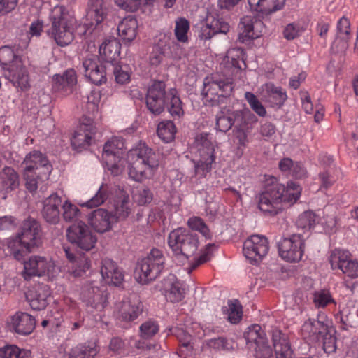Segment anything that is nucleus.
<instances>
[{"label": "nucleus", "instance_id": "obj_33", "mask_svg": "<svg viewBox=\"0 0 358 358\" xmlns=\"http://www.w3.org/2000/svg\"><path fill=\"white\" fill-rule=\"evenodd\" d=\"M99 352L96 342L87 341L72 347L66 352L65 358H94Z\"/></svg>", "mask_w": 358, "mask_h": 358}, {"label": "nucleus", "instance_id": "obj_48", "mask_svg": "<svg viewBox=\"0 0 358 358\" xmlns=\"http://www.w3.org/2000/svg\"><path fill=\"white\" fill-rule=\"evenodd\" d=\"M283 191H282V203L287 202L294 203L300 198L301 187L296 182L290 181L287 182L286 187L283 185Z\"/></svg>", "mask_w": 358, "mask_h": 358}, {"label": "nucleus", "instance_id": "obj_1", "mask_svg": "<svg viewBox=\"0 0 358 358\" xmlns=\"http://www.w3.org/2000/svg\"><path fill=\"white\" fill-rule=\"evenodd\" d=\"M102 159L106 169L114 176L121 175L127 164L129 178L138 182L151 179L159 167V160L152 149L140 143L127 151L124 139L117 136L105 143Z\"/></svg>", "mask_w": 358, "mask_h": 358}, {"label": "nucleus", "instance_id": "obj_37", "mask_svg": "<svg viewBox=\"0 0 358 358\" xmlns=\"http://www.w3.org/2000/svg\"><path fill=\"white\" fill-rule=\"evenodd\" d=\"M20 178L17 173L11 167L5 166L0 171V189L6 193L18 188Z\"/></svg>", "mask_w": 358, "mask_h": 358}, {"label": "nucleus", "instance_id": "obj_38", "mask_svg": "<svg viewBox=\"0 0 358 358\" xmlns=\"http://www.w3.org/2000/svg\"><path fill=\"white\" fill-rule=\"evenodd\" d=\"M121 44L114 38L105 40L99 47L101 57L107 62L115 60L120 54Z\"/></svg>", "mask_w": 358, "mask_h": 358}, {"label": "nucleus", "instance_id": "obj_3", "mask_svg": "<svg viewBox=\"0 0 358 358\" xmlns=\"http://www.w3.org/2000/svg\"><path fill=\"white\" fill-rule=\"evenodd\" d=\"M23 178L27 189L35 192L38 183L47 180L52 172V166L45 155L39 151L28 153L22 163Z\"/></svg>", "mask_w": 358, "mask_h": 358}, {"label": "nucleus", "instance_id": "obj_43", "mask_svg": "<svg viewBox=\"0 0 358 358\" xmlns=\"http://www.w3.org/2000/svg\"><path fill=\"white\" fill-rule=\"evenodd\" d=\"M170 41L169 36L166 34H160L159 36L158 43L153 47L149 57V61L151 65L157 66L163 59L166 53V46Z\"/></svg>", "mask_w": 358, "mask_h": 358}, {"label": "nucleus", "instance_id": "obj_40", "mask_svg": "<svg viewBox=\"0 0 358 358\" xmlns=\"http://www.w3.org/2000/svg\"><path fill=\"white\" fill-rule=\"evenodd\" d=\"M234 125L235 129H251L257 122V117L247 108L239 110H233Z\"/></svg>", "mask_w": 358, "mask_h": 358}, {"label": "nucleus", "instance_id": "obj_6", "mask_svg": "<svg viewBox=\"0 0 358 358\" xmlns=\"http://www.w3.org/2000/svg\"><path fill=\"white\" fill-rule=\"evenodd\" d=\"M165 257L162 252L153 248L148 255L137 264L134 278L141 284L146 285L155 280L164 268Z\"/></svg>", "mask_w": 358, "mask_h": 358}, {"label": "nucleus", "instance_id": "obj_29", "mask_svg": "<svg viewBox=\"0 0 358 358\" xmlns=\"http://www.w3.org/2000/svg\"><path fill=\"white\" fill-rule=\"evenodd\" d=\"M167 301L178 303L184 298V289L174 275H169L162 281V288Z\"/></svg>", "mask_w": 358, "mask_h": 358}, {"label": "nucleus", "instance_id": "obj_41", "mask_svg": "<svg viewBox=\"0 0 358 358\" xmlns=\"http://www.w3.org/2000/svg\"><path fill=\"white\" fill-rule=\"evenodd\" d=\"M252 10L270 13L282 8L285 0H248Z\"/></svg>", "mask_w": 358, "mask_h": 358}, {"label": "nucleus", "instance_id": "obj_53", "mask_svg": "<svg viewBox=\"0 0 358 358\" xmlns=\"http://www.w3.org/2000/svg\"><path fill=\"white\" fill-rule=\"evenodd\" d=\"M232 114V110L224 109L217 115L216 127L217 130L226 132L231 128L234 123Z\"/></svg>", "mask_w": 358, "mask_h": 358}, {"label": "nucleus", "instance_id": "obj_28", "mask_svg": "<svg viewBox=\"0 0 358 358\" xmlns=\"http://www.w3.org/2000/svg\"><path fill=\"white\" fill-rule=\"evenodd\" d=\"M101 274L106 284L120 285L124 280L122 270L110 259L105 258L101 261Z\"/></svg>", "mask_w": 358, "mask_h": 358}, {"label": "nucleus", "instance_id": "obj_27", "mask_svg": "<svg viewBox=\"0 0 358 358\" xmlns=\"http://www.w3.org/2000/svg\"><path fill=\"white\" fill-rule=\"evenodd\" d=\"M8 326L13 331L20 335L30 334L36 326V320L31 315L24 312H17L13 315Z\"/></svg>", "mask_w": 358, "mask_h": 358}, {"label": "nucleus", "instance_id": "obj_26", "mask_svg": "<svg viewBox=\"0 0 358 358\" xmlns=\"http://www.w3.org/2000/svg\"><path fill=\"white\" fill-rule=\"evenodd\" d=\"M90 226L99 233H104L110 230L116 222V218L112 213L103 208L94 210L88 217Z\"/></svg>", "mask_w": 358, "mask_h": 358}, {"label": "nucleus", "instance_id": "obj_34", "mask_svg": "<svg viewBox=\"0 0 358 358\" xmlns=\"http://www.w3.org/2000/svg\"><path fill=\"white\" fill-rule=\"evenodd\" d=\"M336 320H340L341 328L343 329H346L348 327L358 326V301H350L336 316Z\"/></svg>", "mask_w": 358, "mask_h": 358}, {"label": "nucleus", "instance_id": "obj_59", "mask_svg": "<svg viewBox=\"0 0 358 358\" xmlns=\"http://www.w3.org/2000/svg\"><path fill=\"white\" fill-rule=\"evenodd\" d=\"M188 227L193 231L199 232L206 239L212 238V234L204 221L199 217L194 216L187 220Z\"/></svg>", "mask_w": 358, "mask_h": 358}, {"label": "nucleus", "instance_id": "obj_14", "mask_svg": "<svg viewBox=\"0 0 358 358\" xmlns=\"http://www.w3.org/2000/svg\"><path fill=\"white\" fill-rule=\"evenodd\" d=\"M305 241L301 234L282 238L278 244L280 257L288 262H299L304 252Z\"/></svg>", "mask_w": 358, "mask_h": 358}, {"label": "nucleus", "instance_id": "obj_18", "mask_svg": "<svg viewBox=\"0 0 358 358\" xmlns=\"http://www.w3.org/2000/svg\"><path fill=\"white\" fill-rule=\"evenodd\" d=\"M80 70L94 85H99L106 81L105 67L99 64L94 55L88 54L82 59Z\"/></svg>", "mask_w": 358, "mask_h": 358}, {"label": "nucleus", "instance_id": "obj_32", "mask_svg": "<svg viewBox=\"0 0 358 358\" xmlns=\"http://www.w3.org/2000/svg\"><path fill=\"white\" fill-rule=\"evenodd\" d=\"M262 94L264 101L272 106L280 107L287 99L286 92L271 83H266L262 87Z\"/></svg>", "mask_w": 358, "mask_h": 358}, {"label": "nucleus", "instance_id": "obj_23", "mask_svg": "<svg viewBox=\"0 0 358 358\" xmlns=\"http://www.w3.org/2000/svg\"><path fill=\"white\" fill-rule=\"evenodd\" d=\"M264 28L263 22L257 17L244 16L238 24V38L243 43L261 36Z\"/></svg>", "mask_w": 358, "mask_h": 358}, {"label": "nucleus", "instance_id": "obj_61", "mask_svg": "<svg viewBox=\"0 0 358 358\" xmlns=\"http://www.w3.org/2000/svg\"><path fill=\"white\" fill-rule=\"evenodd\" d=\"M109 350L117 355H134L135 352L129 349L127 340H122L119 337H113L109 344Z\"/></svg>", "mask_w": 358, "mask_h": 358}, {"label": "nucleus", "instance_id": "obj_55", "mask_svg": "<svg viewBox=\"0 0 358 358\" xmlns=\"http://www.w3.org/2000/svg\"><path fill=\"white\" fill-rule=\"evenodd\" d=\"M30 355L29 350H22L15 345H7L0 348L1 358H29Z\"/></svg>", "mask_w": 358, "mask_h": 358}, {"label": "nucleus", "instance_id": "obj_35", "mask_svg": "<svg viewBox=\"0 0 358 358\" xmlns=\"http://www.w3.org/2000/svg\"><path fill=\"white\" fill-rule=\"evenodd\" d=\"M114 187L110 183H102L96 193L90 200L80 203V206L87 208H93L102 205L114 194Z\"/></svg>", "mask_w": 358, "mask_h": 358}, {"label": "nucleus", "instance_id": "obj_25", "mask_svg": "<svg viewBox=\"0 0 358 358\" xmlns=\"http://www.w3.org/2000/svg\"><path fill=\"white\" fill-rule=\"evenodd\" d=\"M52 88L62 96H66L73 92L77 83V75L73 69H68L62 74H55L52 76Z\"/></svg>", "mask_w": 358, "mask_h": 358}, {"label": "nucleus", "instance_id": "obj_24", "mask_svg": "<svg viewBox=\"0 0 358 358\" xmlns=\"http://www.w3.org/2000/svg\"><path fill=\"white\" fill-rule=\"evenodd\" d=\"M50 294L51 291L48 285L38 284L28 289L26 298L33 310H41L48 306Z\"/></svg>", "mask_w": 358, "mask_h": 358}, {"label": "nucleus", "instance_id": "obj_57", "mask_svg": "<svg viewBox=\"0 0 358 358\" xmlns=\"http://www.w3.org/2000/svg\"><path fill=\"white\" fill-rule=\"evenodd\" d=\"M62 217L67 222H76L80 215V209L71 201L66 199L62 203Z\"/></svg>", "mask_w": 358, "mask_h": 358}, {"label": "nucleus", "instance_id": "obj_63", "mask_svg": "<svg viewBox=\"0 0 358 358\" xmlns=\"http://www.w3.org/2000/svg\"><path fill=\"white\" fill-rule=\"evenodd\" d=\"M171 331L179 340L181 345L180 350L182 352L185 351L183 349H186L187 350H191L192 349L191 345L192 335L189 331L182 328H173L171 329Z\"/></svg>", "mask_w": 358, "mask_h": 358}, {"label": "nucleus", "instance_id": "obj_36", "mask_svg": "<svg viewBox=\"0 0 358 358\" xmlns=\"http://www.w3.org/2000/svg\"><path fill=\"white\" fill-rule=\"evenodd\" d=\"M167 110L174 119H180L185 114L183 103L176 88L167 91L166 103Z\"/></svg>", "mask_w": 358, "mask_h": 358}, {"label": "nucleus", "instance_id": "obj_47", "mask_svg": "<svg viewBox=\"0 0 358 358\" xmlns=\"http://www.w3.org/2000/svg\"><path fill=\"white\" fill-rule=\"evenodd\" d=\"M157 133L164 142L169 143L175 138L176 128L172 121L164 120L158 124Z\"/></svg>", "mask_w": 358, "mask_h": 358}, {"label": "nucleus", "instance_id": "obj_60", "mask_svg": "<svg viewBox=\"0 0 358 358\" xmlns=\"http://www.w3.org/2000/svg\"><path fill=\"white\" fill-rule=\"evenodd\" d=\"M90 259L85 256H81L72 263L71 272L76 277H81L90 270Z\"/></svg>", "mask_w": 358, "mask_h": 358}, {"label": "nucleus", "instance_id": "obj_21", "mask_svg": "<svg viewBox=\"0 0 358 358\" xmlns=\"http://www.w3.org/2000/svg\"><path fill=\"white\" fill-rule=\"evenodd\" d=\"M142 303L136 295L124 299L116 306L117 319L124 322L136 320L142 313Z\"/></svg>", "mask_w": 358, "mask_h": 358}, {"label": "nucleus", "instance_id": "obj_5", "mask_svg": "<svg viewBox=\"0 0 358 358\" xmlns=\"http://www.w3.org/2000/svg\"><path fill=\"white\" fill-rule=\"evenodd\" d=\"M168 245L180 262L183 263L195 254L199 241L197 236L187 229L178 227L170 232Z\"/></svg>", "mask_w": 358, "mask_h": 358}, {"label": "nucleus", "instance_id": "obj_58", "mask_svg": "<svg viewBox=\"0 0 358 358\" xmlns=\"http://www.w3.org/2000/svg\"><path fill=\"white\" fill-rule=\"evenodd\" d=\"M131 69L128 64H116L113 69L115 81L121 85L128 83L131 78Z\"/></svg>", "mask_w": 358, "mask_h": 358}, {"label": "nucleus", "instance_id": "obj_13", "mask_svg": "<svg viewBox=\"0 0 358 358\" xmlns=\"http://www.w3.org/2000/svg\"><path fill=\"white\" fill-rule=\"evenodd\" d=\"M66 237L71 243L85 251L93 249L97 242L96 236L83 222L70 226L66 230Z\"/></svg>", "mask_w": 358, "mask_h": 358}, {"label": "nucleus", "instance_id": "obj_45", "mask_svg": "<svg viewBox=\"0 0 358 358\" xmlns=\"http://www.w3.org/2000/svg\"><path fill=\"white\" fill-rule=\"evenodd\" d=\"M222 310L227 320L231 324H237L242 318V306L238 300H229L227 306L222 308Z\"/></svg>", "mask_w": 358, "mask_h": 358}, {"label": "nucleus", "instance_id": "obj_46", "mask_svg": "<svg viewBox=\"0 0 358 358\" xmlns=\"http://www.w3.org/2000/svg\"><path fill=\"white\" fill-rule=\"evenodd\" d=\"M244 51L242 48H233L229 49L224 58V62L226 65L229 66L234 69L236 71H241L242 66L241 63L243 62Z\"/></svg>", "mask_w": 358, "mask_h": 358}, {"label": "nucleus", "instance_id": "obj_64", "mask_svg": "<svg viewBox=\"0 0 358 358\" xmlns=\"http://www.w3.org/2000/svg\"><path fill=\"white\" fill-rule=\"evenodd\" d=\"M133 199L139 206L149 203L152 200V193L146 187H141L133 192Z\"/></svg>", "mask_w": 358, "mask_h": 358}, {"label": "nucleus", "instance_id": "obj_39", "mask_svg": "<svg viewBox=\"0 0 358 358\" xmlns=\"http://www.w3.org/2000/svg\"><path fill=\"white\" fill-rule=\"evenodd\" d=\"M137 29V20L131 15L124 17L117 27L119 36L127 42H131L136 38Z\"/></svg>", "mask_w": 358, "mask_h": 358}, {"label": "nucleus", "instance_id": "obj_9", "mask_svg": "<svg viewBox=\"0 0 358 358\" xmlns=\"http://www.w3.org/2000/svg\"><path fill=\"white\" fill-rule=\"evenodd\" d=\"M203 85V100L211 105L218 103L222 101V98L229 96L233 89L231 78L218 73L206 77Z\"/></svg>", "mask_w": 358, "mask_h": 358}, {"label": "nucleus", "instance_id": "obj_19", "mask_svg": "<svg viewBox=\"0 0 358 358\" xmlns=\"http://www.w3.org/2000/svg\"><path fill=\"white\" fill-rule=\"evenodd\" d=\"M3 76L17 90L26 91L30 87L29 73L22 59H16L15 63L10 64L4 70Z\"/></svg>", "mask_w": 358, "mask_h": 358}, {"label": "nucleus", "instance_id": "obj_20", "mask_svg": "<svg viewBox=\"0 0 358 358\" xmlns=\"http://www.w3.org/2000/svg\"><path fill=\"white\" fill-rule=\"evenodd\" d=\"M165 83L162 81H155L149 87L146 96L148 109L155 115H159L164 110L166 96Z\"/></svg>", "mask_w": 358, "mask_h": 358}, {"label": "nucleus", "instance_id": "obj_30", "mask_svg": "<svg viewBox=\"0 0 358 358\" xmlns=\"http://www.w3.org/2000/svg\"><path fill=\"white\" fill-rule=\"evenodd\" d=\"M62 198L57 194H50L43 201L42 215L45 221L50 224H55L60 220L59 207L62 206Z\"/></svg>", "mask_w": 358, "mask_h": 358}, {"label": "nucleus", "instance_id": "obj_7", "mask_svg": "<svg viewBox=\"0 0 358 358\" xmlns=\"http://www.w3.org/2000/svg\"><path fill=\"white\" fill-rule=\"evenodd\" d=\"M301 333L305 339L313 343H322L324 351L330 354L336 350V338L333 331L324 321L308 319L301 327Z\"/></svg>", "mask_w": 358, "mask_h": 358}, {"label": "nucleus", "instance_id": "obj_8", "mask_svg": "<svg viewBox=\"0 0 358 358\" xmlns=\"http://www.w3.org/2000/svg\"><path fill=\"white\" fill-rule=\"evenodd\" d=\"M283 185L279 183L275 177L266 178L264 190L259 196L258 207L264 214L275 215L282 210V191Z\"/></svg>", "mask_w": 358, "mask_h": 358}, {"label": "nucleus", "instance_id": "obj_2", "mask_svg": "<svg viewBox=\"0 0 358 358\" xmlns=\"http://www.w3.org/2000/svg\"><path fill=\"white\" fill-rule=\"evenodd\" d=\"M48 19V36L61 47L71 43L76 24L74 12L68 7L57 5L50 10Z\"/></svg>", "mask_w": 358, "mask_h": 358}, {"label": "nucleus", "instance_id": "obj_50", "mask_svg": "<svg viewBox=\"0 0 358 358\" xmlns=\"http://www.w3.org/2000/svg\"><path fill=\"white\" fill-rule=\"evenodd\" d=\"M350 256H351V254L346 250L335 249L331 251L329 257L331 268L342 270Z\"/></svg>", "mask_w": 358, "mask_h": 358}, {"label": "nucleus", "instance_id": "obj_12", "mask_svg": "<svg viewBox=\"0 0 358 358\" xmlns=\"http://www.w3.org/2000/svg\"><path fill=\"white\" fill-rule=\"evenodd\" d=\"M98 282H87L83 287L80 298L86 306L101 311L108 303V293L103 285Z\"/></svg>", "mask_w": 358, "mask_h": 358}, {"label": "nucleus", "instance_id": "obj_49", "mask_svg": "<svg viewBox=\"0 0 358 358\" xmlns=\"http://www.w3.org/2000/svg\"><path fill=\"white\" fill-rule=\"evenodd\" d=\"M87 17L94 21L96 24L101 23L105 17L103 8V0H89Z\"/></svg>", "mask_w": 358, "mask_h": 358}, {"label": "nucleus", "instance_id": "obj_15", "mask_svg": "<svg viewBox=\"0 0 358 358\" xmlns=\"http://www.w3.org/2000/svg\"><path fill=\"white\" fill-rule=\"evenodd\" d=\"M268 250V241L262 235L249 236L243 245V255L252 264H258L267 255Z\"/></svg>", "mask_w": 358, "mask_h": 358}, {"label": "nucleus", "instance_id": "obj_22", "mask_svg": "<svg viewBox=\"0 0 358 358\" xmlns=\"http://www.w3.org/2000/svg\"><path fill=\"white\" fill-rule=\"evenodd\" d=\"M94 134L95 128L93 120L91 118L83 117L71 138L72 146L76 150L88 147Z\"/></svg>", "mask_w": 358, "mask_h": 358}, {"label": "nucleus", "instance_id": "obj_11", "mask_svg": "<svg viewBox=\"0 0 358 358\" xmlns=\"http://www.w3.org/2000/svg\"><path fill=\"white\" fill-rule=\"evenodd\" d=\"M245 338L248 348L254 349L255 358H273L268 338L259 325L250 326L245 333Z\"/></svg>", "mask_w": 358, "mask_h": 358}, {"label": "nucleus", "instance_id": "obj_10", "mask_svg": "<svg viewBox=\"0 0 358 358\" xmlns=\"http://www.w3.org/2000/svg\"><path fill=\"white\" fill-rule=\"evenodd\" d=\"M60 273V267L49 257L33 255L24 262L23 277L29 280L31 277H45L55 280Z\"/></svg>", "mask_w": 358, "mask_h": 358}, {"label": "nucleus", "instance_id": "obj_56", "mask_svg": "<svg viewBox=\"0 0 358 358\" xmlns=\"http://www.w3.org/2000/svg\"><path fill=\"white\" fill-rule=\"evenodd\" d=\"M189 27V22L187 19L179 17L176 20L174 34L178 41L182 43L188 42Z\"/></svg>", "mask_w": 358, "mask_h": 358}, {"label": "nucleus", "instance_id": "obj_44", "mask_svg": "<svg viewBox=\"0 0 358 358\" xmlns=\"http://www.w3.org/2000/svg\"><path fill=\"white\" fill-rule=\"evenodd\" d=\"M3 247H6L5 255H13L17 260H21L23 257V252L21 248H23L21 243V238L18 234L3 240L1 243Z\"/></svg>", "mask_w": 358, "mask_h": 358}, {"label": "nucleus", "instance_id": "obj_42", "mask_svg": "<svg viewBox=\"0 0 358 358\" xmlns=\"http://www.w3.org/2000/svg\"><path fill=\"white\" fill-rule=\"evenodd\" d=\"M280 170L287 176L302 178L306 176V170L303 164L294 162L289 158H284L279 162Z\"/></svg>", "mask_w": 358, "mask_h": 358}, {"label": "nucleus", "instance_id": "obj_16", "mask_svg": "<svg viewBox=\"0 0 358 358\" xmlns=\"http://www.w3.org/2000/svg\"><path fill=\"white\" fill-rule=\"evenodd\" d=\"M41 228L35 219L29 217L24 220L20 231L17 234L21 238L22 245L27 252H31L39 245L41 238Z\"/></svg>", "mask_w": 358, "mask_h": 358}, {"label": "nucleus", "instance_id": "obj_51", "mask_svg": "<svg viewBox=\"0 0 358 358\" xmlns=\"http://www.w3.org/2000/svg\"><path fill=\"white\" fill-rule=\"evenodd\" d=\"M296 225L304 230L318 228L319 217L312 211H305L299 216Z\"/></svg>", "mask_w": 358, "mask_h": 358}, {"label": "nucleus", "instance_id": "obj_4", "mask_svg": "<svg viewBox=\"0 0 358 358\" xmlns=\"http://www.w3.org/2000/svg\"><path fill=\"white\" fill-rule=\"evenodd\" d=\"M192 151L199 157V159L192 160L195 175L206 177L211 171L212 165L215 160L212 137L206 133L198 134L195 137Z\"/></svg>", "mask_w": 358, "mask_h": 358}, {"label": "nucleus", "instance_id": "obj_62", "mask_svg": "<svg viewBox=\"0 0 358 358\" xmlns=\"http://www.w3.org/2000/svg\"><path fill=\"white\" fill-rule=\"evenodd\" d=\"M16 59H21V58L15 55L10 47L3 46L0 48V65L3 71L8 68L10 64L15 63Z\"/></svg>", "mask_w": 358, "mask_h": 358}, {"label": "nucleus", "instance_id": "obj_54", "mask_svg": "<svg viewBox=\"0 0 358 358\" xmlns=\"http://www.w3.org/2000/svg\"><path fill=\"white\" fill-rule=\"evenodd\" d=\"M313 302L317 308H323L331 303H336L329 289H320L314 292Z\"/></svg>", "mask_w": 358, "mask_h": 358}, {"label": "nucleus", "instance_id": "obj_31", "mask_svg": "<svg viewBox=\"0 0 358 358\" xmlns=\"http://www.w3.org/2000/svg\"><path fill=\"white\" fill-rule=\"evenodd\" d=\"M272 341L276 358H292V350L288 336L278 329L272 330Z\"/></svg>", "mask_w": 358, "mask_h": 358}, {"label": "nucleus", "instance_id": "obj_17", "mask_svg": "<svg viewBox=\"0 0 358 358\" xmlns=\"http://www.w3.org/2000/svg\"><path fill=\"white\" fill-rule=\"evenodd\" d=\"M199 38L209 40L217 34H226L229 31V25L217 15L209 13L199 24Z\"/></svg>", "mask_w": 358, "mask_h": 358}, {"label": "nucleus", "instance_id": "obj_52", "mask_svg": "<svg viewBox=\"0 0 358 358\" xmlns=\"http://www.w3.org/2000/svg\"><path fill=\"white\" fill-rule=\"evenodd\" d=\"M131 205L129 202V196H123L120 200L115 201L114 205V214L113 216L116 218V222L118 220H124L127 218L131 213Z\"/></svg>", "mask_w": 358, "mask_h": 358}]
</instances>
